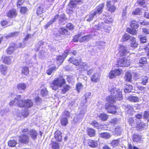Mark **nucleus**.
Returning a JSON list of instances; mask_svg holds the SVG:
<instances>
[{
    "label": "nucleus",
    "mask_w": 149,
    "mask_h": 149,
    "mask_svg": "<svg viewBox=\"0 0 149 149\" xmlns=\"http://www.w3.org/2000/svg\"><path fill=\"white\" fill-rule=\"evenodd\" d=\"M47 93V91L46 88H45L41 90L40 94L43 96H45Z\"/></svg>",
    "instance_id": "nucleus-61"
},
{
    "label": "nucleus",
    "mask_w": 149,
    "mask_h": 149,
    "mask_svg": "<svg viewBox=\"0 0 149 149\" xmlns=\"http://www.w3.org/2000/svg\"><path fill=\"white\" fill-rule=\"evenodd\" d=\"M137 2L140 6L143 8H146V3L144 0H138Z\"/></svg>",
    "instance_id": "nucleus-45"
},
{
    "label": "nucleus",
    "mask_w": 149,
    "mask_h": 149,
    "mask_svg": "<svg viewBox=\"0 0 149 149\" xmlns=\"http://www.w3.org/2000/svg\"><path fill=\"white\" fill-rule=\"evenodd\" d=\"M7 16L10 18H13L15 17L17 13L15 9H13L10 10L7 13Z\"/></svg>",
    "instance_id": "nucleus-13"
},
{
    "label": "nucleus",
    "mask_w": 149,
    "mask_h": 149,
    "mask_svg": "<svg viewBox=\"0 0 149 149\" xmlns=\"http://www.w3.org/2000/svg\"><path fill=\"white\" fill-rule=\"evenodd\" d=\"M104 3H102L100 4L99 6L96 7L95 11L93 12L96 16L97 15H99L102 13V10L104 8Z\"/></svg>",
    "instance_id": "nucleus-10"
},
{
    "label": "nucleus",
    "mask_w": 149,
    "mask_h": 149,
    "mask_svg": "<svg viewBox=\"0 0 149 149\" xmlns=\"http://www.w3.org/2000/svg\"><path fill=\"white\" fill-rule=\"evenodd\" d=\"M130 26L132 29H136L139 27V23L136 21L134 20L132 21Z\"/></svg>",
    "instance_id": "nucleus-25"
},
{
    "label": "nucleus",
    "mask_w": 149,
    "mask_h": 149,
    "mask_svg": "<svg viewBox=\"0 0 149 149\" xmlns=\"http://www.w3.org/2000/svg\"><path fill=\"white\" fill-rule=\"evenodd\" d=\"M91 92H87L83 96V99L84 100L83 102L84 104H85L87 102L88 100L91 99Z\"/></svg>",
    "instance_id": "nucleus-16"
},
{
    "label": "nucleus",
    "mask_w": 149,
    "mask_h": 149,
    "mask_svg": "<svg viewBox=\"0 0 149 149\" xmlns=\"http://www.w3.org/2000/svg\"><path fill=\"white\" fill-rule=\"evenodd\" d=\"M99 117L101 120L103 121L106 120L108 118L107 115L104 113L101 114L100 115Z\"/></svg>",
    "instance_id": "nucleus-51"
},
{
    "label": "nucleus",
    "mask_w": 149,
    "mask_h": 149,
    "mask_svg": "<svg viewBox=\"0 0 149 149\" xmlns=\"http://www.w3.org/2000/svg\"><path fill=\"white\" fill-rule=\"evenodd\" d=\"M58 32L61 35H64L67 34L68 30L64 28H61L58 30Z\"/></svg>",
    "instance_id": "nucleus-42"
},
{
    "label": "nucleus",
    "mask_w": 149,
    "mask_h": 149,
    "mask_svg": "<svg viewBox=\"0 0 149 149\" xmlns=\"http://www.w3.org/2000/svg\"><path fill=\"white\" fill-rule=\"evenodd\" d=\"M66 27L67 29L72 30L74 29V26L73 24L70 23H68L66 25Z\"/></svg>",
    "instance_id": "nucleus-63"
},
{
    "label": "nucleus",
    "mask_w": 149,
    "mask_h": 149,
    "mask_svg": "<svg viewBox=\"0 0 149 149\" xmlns=\"http://www.w3.org/2000/svg\"><path fill=\"white\" fill-rule=\"evenodd\" d=\"M107 99V101L111 104L114 103L115 100H118L115 98V95L114 96V95H113V96L109 97Z\"/></svg>",
    "instance_id": "nucleus-41"
},
{
    "label": "nucleus",
    "mask_w": 149,
    "mask_h": 149,
    "mask_svg": "<svg viewBox=\"0 0 149 149\" xmlns=\"http://www.w3.org/2000/svg\"><path fill=\"white\" fill-rule=\"evenodd\" d=\"M87 134L90 137H92L95 136V130L92 128H88L87 130Z\"/></svg>",
    "instance_id": "nucleus-23"
},
{
    "label": "nucleus",
    "mask_w": 149,
    "mask_h": 149,
    "mask_svg": "<svg viewBox=\"0 0 149 149\" xmlns=\"http://www.w3.org/2000/svg\"><path fill=\"white\" fill-rule=\"evenodd\" d=\"M15 46V45H13L10 46L7 49V53L8 54H12L15 49H16Z\"/></svg>",
    "instance_id": "nucleus-28"
},
{
    "label": "nucleus",
    "mask_w": 149,
    "mask_h": 149,
    "mask_svg": "<svg viewBox=\"0 0 149 149\" xmlns=\"http://www.w3.org/2000/svg\"><path fill=\"white\" fill-rule=\"evenodd\" d=\"M141 10L139 8L136 9L133 12L132 14L135 15H139L140 13Z\"/></svg>",
    "instance_id": "nucleus-64"
},
{
    "label": "nucleus",
    "mask_w": 149,
    "mask_h": 149,
    "mask_svg": "<svg viewBox=\"0 0 149 149\" xmlns=\"http://www.w3.org/2000/svg\"><path fill=\"white\" fill-rule=\"evenodd\" d=\"M119 140H114L112 141L111 143V146L113 147L117 146L119 144Z\"/></svg>",
    "instance_id": "nucleus-46"
},
{
    "label": "nucleus",
    "mask_w": 149,
    "mask_h": 149,
    "mask_svg": "<svg viewBox=\"0 0 149 149\" xmlns=\"http://www.w3.org/2000/svg\"><path fill=\"white\" fill-rule=\"evenodd\" d=\"M17 143V141L14 140H10L8 142V145L11 147L15 146Z\"/></svg>",
    "instance_id": "nucleus-47"
},
{
    "label": "nucleus",
    "mask_w": 149,
    "mask_h": 149,
    "mask_svg": "<svg viewBox=\"0 0 149 149\" xmlns=\"http://www.w3.org/2000/svg\"><path fill=\"white\" fill-rule=\"evenodd\" d=\"M88 144L91 147L95 148L98 146V142L95 140H89L88 142Z\"/></svg>",
    "instance_id": "nucleus-18"
},
{
    "label": "nucleus",
    "mask_w": 149,
    "mask_h": 149,
    "mask_svg": "<svg viewBox=\"0 0 149 149\" xmlns=\"http://www.w3.org/2000/svg\"><path fill=\"white\" fill-rule=\"evenodd\" d=\"M22 73L24 75H27L29 73L28 68L26 66L23 67L22 69Z\"/></svg>",
    "instance_id": "nucleus-36"
},
{
    "label": "nucleus",
    "mask_w": 149,
    "mask_h": 149,
    "mask_svg": "<svg viewBox=\"0 0 149 149\" xmlns=\"http://www.w3.org/2000/svg\"><path fill=\"white\" fill-rule=\"evenodd\" d=\"M1 69L2 73L4 74H5L7 69V68L5 66L2 65L1 67Z\"/></svg>",
    "instance_id": "nucleus-55"
},
{
    "label": "nucleus",
    "mask_w": 149,
    "mask_h": 149,
    "mask_svg": "<svg viewBox=\"0 0 149 149\" xmlns=\"http://www.w3.org/2000/svg\"><path fill=\"white\" fill-rule=\"evenodd\" d=\"M132 75L130 72H126L125 73V79L129 82L131 81Z\"/></svg>",
    "instance_id": "nucleus-40"
},
{
    "label": "nucleus",
    "mask_w": 149,
    "mask_h": 149,
    "mask_svg": "<svg viewBox=\"0 0 149 149\" xmlns=\"http://www.w3.org/2000/svg\"><path fill=\"white\" fill-rule=\"evenodd\" d=\"M28 111L26 110H23L22 111V116L24 117H26L29 115Z\"/></svg>",
    "instance_id": "nucleus-60"
},
{
    "label": "nucleus",
    "mask_w": 149,
    "mask_h": 149,
    "mask_svg": "<svg viewBox=\"0 0 149 149\" xmlns=\"http://www.w3.org/2000/svg\"><path fill=\"white\" fill-rule=\"evenodd\" d=\"M68 122V120L67 118L62 117L61 118V122L63 125L65 126L67 125Z\"/></svg>",
    "instance_id": "nucleus-43"
},
{
    "label": "nucleus",
    "mask_w": 149,
    "mask_h": 149,
    "mask_svg": "<svg viewBox=\"0 0 149 149\" xmlns=\"http://www.w3.org/2000/svg\"><path fill=\"white\" fill-rule=\"evenodd\" d=\"M128 100L130 101L135 102L139 101V98L137 97L131 95L128 97Z\"/></svg>",
    "instance_id": "nucleus-39"
},
{
    "label": "nucleus",
    "mask_w": 149,
    "mask_h": 149,
    "mask_svg": "<svg viewBox=\"0 0 149 149\" xmlns=\"http://www.w3.org/2000/svg\"><path fill=\"white\" fill-rule=\"evenodd\" d=\"M82 0H71L68 3L67 9L72 12L73 11V9L75 8L77 6L78 3L82 2Z\"/></svg>",
    "instance_id": "nucleus-5"
},
{
    "label": "nucleus",
    "mask_w": 149,
    "mask_h": 149,
    "mask_svg": "<svg viewBox=\"0 0 149 149\" xmlns=\"http://www.w3.org/2000/svg\"><path fill=\"white\" fill-rule=\"evenodd\" d=\"M66 20V18L65 17V14L62 13L61 14L60 16L59 20L60 22H61V24L63 23L64 21H65Z\"/></svg>",
    "instance_id": "nucleus-53"
},
{
    "label": "nucleus",
    "mask_w": 149,
    "mask_h": 149,
    "mask_svg": "<svg viewBox=\"0 0 149 149\" xmlns=\"http://www.w3.org/2000/svg\"><path fill=\"white\" fill-rule=\"evenodd\" d=\"M91 81L95 82H97L99 80V74L95 73L91 77Z\"/></svg>",
    "instance_id": "nucleus-24"
},
{
    "label": "nucleus",
    "mask_w": 149,
    "mask_h": 149,
    "mask_svg": "<svg viewBox=\"0 0 149 149\" xmlns=\"http://www.w3.org/2000/svg\"><path fill=\"white\" fill-rule=\"evenodd\" d=\"M121 129L120 127H118L115 129V132L117 135H120L121 132Z\"/></svg>",
    "instance_id": "nucleus-56"
},
{
    "label": "nucleus",
    "mask_w": 149,
    "mask_h": 149,
    "mask_svg": "<svg viewBox=\"0 0 149 149\" xmlns=\"http://www.w3.org/2000/svg\"><path fill=\"white\" fill-rule=\"evenodd\" d=\"M19 34V32L15 31L8 34L6 36V38H9L12 37H16L18 36Z\"/></svg>",
    "instance_id": "nucleus-32"
},
{
    "label": "nucleus",
    "mask_w": 149,
    "mask_h": 149,
    "mask_svg": "<svg viewBox=\"0 0 149 149\" xmlns=\"http://www.w3.org/2000/svg\"><path fill=\"white\" fill-rule=\"evenodd\" d=\"M129 53L127 48L123 45H120L119 47V54L121 56H125Z\"/></svg>",
    "instance_id": "nucleus-8"
},
{
    "label": "nucleus",
    "mask_w": 149,
    "mask_h": 149,
    "mask_svg": "<svg viewBox=\"0 0 149 149\" xmlns=\"http://www.w3.org/2000/svg\"><path fill=\"white\" fill-rule=\"evenodd\" d=\"M68 61L70 63L76 65H78L80 63V60L78 61L73 57L70 58Z\"/></svg>",
    "instance_id": "nucleus-21"
},
{
    "label": "nucleus",
    "mask_w": 149,
    "mask_h": 149,
    "mask_svg": "<svg viewBox=\"0 0 149 149\" xmlns=\"http://www.w3.org/2000/svg\"><path fill=\"white\" fill-rule=\"evenodd\" d=\"M141 136L136 134H134L133 137V140L134 141L139 142L141 140Z\"/></svg>",
    "instance_id": "nucleus-37"
},
{
    "label": "nucleus",
    "mask_w": 149,
    "mask_h": 149,
    "mask_svg": "<svg viewBox=\"0 0 149 149\" xmlns=\"http://www.w3.org/2000/svg\"><path fill=\"white\" fill-rule=\"evenodd\" d=\"M135 29H131L130 28H127V31L130 34L134 35L136 33V31Z\"/></svg>",
    "instance_id": "nucleus-48"
},
{
    "label": "nucleus",
    "mask_w": 149,
    "mask_h": 149,
    "mask_svg": "<svg viewBox=\"0 0 149 149\" xmlns=\"http://www.w3.org/2000/svg\"><path fill=\"white\" fill-rule=\"evenodd\" d=\"M45 10L43 8L42 6H40L37 9L36 13L38 16H41L42 14L44 13Z\"/></svg>",
    "instance_id": "nucleus-20"
},
{
    "label": "nucleus",
    "mask_w": 149,
    "mask_h": 149,
    "mask_svg": "<svg viewBox=\"0 0 149 149\" xmlns=\"http://www.w3.org/2000/svg\"><path fill=\"white\" fill-rule=\"evenodd\" d=\"M121 72L120 69H115L110 71L109 74V77L111 79L121 74Z\"/></svg>",
    "instance_id": "nucleus-9"
},
{
    "label": "nucleus",
    "mask_w": 149,
    "mask_h": 149,
    "mask_svg": "<svg viewBox=\"0 0 149 149\" xmlns=\"http://www.w3.org/2000/svg\"><path fill=\"white\" fill-rule=\"evenodd\" d=\"M96 15L93 12L91 14L87 15L86 18H87L86 20L88 22H90L91 21L93 17Z\"/></svg>",
    "instance_id": "nucleus-38"
},
{
    "label": "nucleus",
    "mask_w": 149,
    "mask_h": 149,
    "mask_svg": "<svg viewBox=\"0 0 149 149\" xmlns=\"http://www.w3.org/2000/svg\"><path fill=\"white\" fill-rule=\"evenodd\" d=\"M125 110L127 114L131 115L134 114V111L133 108L130 105H127L125 107Z\"/></svg>",
    "instance_id": "nucleus-14"
},
{
    "label": "nucleus",
    "mask_w": 149,
    "mask_h": 149,
    "mask_svg": "<svg viewBox=\"0 0 149 149\" xmlns=\"http://www.w3.org/2000/svg\"><path fill=\"white\" fill-rule=\"evenodd\" d=\"M148 78L147 77H144L141 80V83L144 85H146L148 81Z\"/></svg>",
    "instance_id": "nucleus-58"
},
{
    "label": "nucleus",
    "mask_w": 149,
    "mask_h": 149,
    "mask_svg": "<svg viewBox=\"0 0 149 149\" xmlns=\"http://www.w3.org/2000/svg\"><path fill=\"white\" fill-rule=\"evenodd\" d=\"M132 38V37L128 34H125L123 36L121 39V40L123 42L129 39L130 40V39H131Z\"/></svg>",
    "instance_id": "nucleus-44"
},
{
    "label": "nucleus",
    "mask_w": 149,
    "mask_h": 149,
    "mask_svg": "<svg viewBox=\"0 0 149 149\" xmlns=\"http://www.w3.org/2000/svg\"><path fill=\"white\" fill-rule=\"evenodd\" d=\"M76 87L77 90L78 92L79 93L83 88V86L81 83H78L77 84Z\"/></svg>",
    "instance_id": "nucleus-49"
},
{
    "label": "nucleus",
    "mask_w": 149,
    "mask_h": 149,
    "mask_svg": "<svg viewBox=\"0 0 149 149\" xmlns=\"http://www.w3.org/2000/svg\"><path fill=\"white\" fill-rule=\"evenodd\" d=\"M105 17H106L104 19V21L105 23L107 24H109L112 22L113 21L112 19L109 16H106L105 15Z\"/></svg>",
    "instance_id": "nucleus-50"
},
{
    "label": "nucleus",
    "mask_w": 149,
    "mask_h": 149,
    "mask_svg": "<svg viewBox=\"0 0 149 149\" xmlns=\"http://www.w3.org/2000/svg\"><path fill=\"white\" fill-rule=\"evenodd\" d=\"M147 62V59L146 58L142 57L139 61V63L141 64H146Z\"/></svg>",
    "instance_id": "nucleus-54"
},
{
    "label": "nucleus",
    "mask_w": 149,
    "mask_h": 149,
    "mask_svg": "<svg viewBox=\"0 0 149 149\" xmlns=\"http://www.w3.org/2000/svg\"><path fill=\"white\" fill-rule=\"evenodd\" d=\"M114 5V4L113 3H112L111 1H107L106 6L109 11L111 12H114L115 11L116 8Z\"/></svg>",
    "instance_id": "nucleus-12"
},
{
    "label": "nucleus",
    "mask_w": 149,
    "mask_h": 149,
    "mask_svg": "<svg viewBox=\"0 0 149 149\" xmlns=\"http://www.w3.org/2000/svg\"><path fill=\"white\" fill-rule=\"evenodd\" d=\"M10 59L9 57H5L3 60V62L6 64H9L10 63Z\"/></svg>",
    "instance_id": "nucleus-57"
},
{
    "label": "nucleus",
    "mask_w": 149,
    "mask_h": 149,
    "mask_svg": "<svg viewBox=\"0 0 149 149\" xmlns=\"http://www.w3.org/2000/svg\"><path fill=\"white\" fill-rule=\"evenodd\" d=\"M54 137L56 140L58 141H61L62 139V133L60 131L57 130L54 133Z\"/></svg>",
    "instance_id": "nucleus-15"
},
{
    "label": "nucleus",
    "mask_w": 149,
    "mask_h": 149,
    "mask_svg": "<svg viewBox=\"0 0 149 149\" xmlns=\"http://www.w3.org/2000/svg\"><path fill=\"white\" fill-rule=\"evenodd\" d=\"M30 135L31 137L33 139H36L37 138V136L38 135L37 132L34 130H31L29 132Z\"/></svg>",
    "instance_id": "nucleus-22"
},
{
    "label": "nucleus",
    "mask_w": 149,
    "mask_h": 149,
    "mask_svg": "<svg viewBox=\"0 0 149 149\" xmlns=\"http://www.w3.org/2000/svg\"><path fill=\"white\" fill-rule=\"evenodd\" d=\"M132 86L131 85H126L125 88H124V92L125 93L130 92L132 90Z\"/></svg>",
    "instance_id": "nucleus-33"
},
{
    "label": "nucleus",
    "mask_w": 149,
    "mask_h": 149,
    "mask_svg": "<svg viewBox=\"0 0 149 149\" xmlns=\"http://www.w3.org/2000/svg\"><path fill=\"white\" fill-rule=\"evenodd\" d=\"M65 81L62 77L55 79L53 82L50 84L51 87L52 89L56 90L59 87H61L62 93L65 94L70 88V86L65 84Z\"/></svg>",
    "instance_id": "nucleus-1"
},
{
    "label": "nucleus",
    "mask_w": 149,
    "mask_h": 149,
    "mask_svg": "<svg viewBox=\"0 0 149 149\" xmlns=\"http://www.w3.org/2000/svg\"><path fill=\"white\" fill-rule=\"evenodd\" d=\"M92 38V36L91 35H88L82 37L79 39V41L81 42L88 41Z\"/></svg>",
    "instance_id": "nucleus-19"
},
{
    "label": "nucleus",
    "mask_w": 149,
    "mask_h": 149,
    "mask_svg": "<svg viewBox=\"0 0 149 149\" xmlns=\"http://www.w3.org/2000/svg\"><path fill=\"white\" fill-rule=\"evenodd\" d=\"M137 120L136 119L132 118H130L128 119V122L130 125L132 127H136L137 124Z\"/></svg>",
    "instance_id": "nucleus-17"
},
{
    "label": "nucleus",
    "mask_w": 149,
    "mask_h": 149,
    "mask_svg": "<svg viewBox=\"0 0 149 149\" xmlns=\"http://www.w3.org/2000/svg\"><path fill=\"white\" fill-rule=\"evenodd\" d=\"M33 103L31 100L29 99L25 100L24 107H30L33 106Z\"/></svg>",
    "instance_id": "nucleus-27"
},
{
    "label": "nucleus",
    "mask_w": 149,
    "mask_h": 149,
    "mask_svg": "<svg viewBox=\"0 0 149 149\" xmlns=\"http://www.w3.org/2000/svg\"><path fill=\"white\" fill-rule=\"evenodd\" d=\"M145 127V124L141 122L139 124L137 123L136 127L138 130L141 131Z\"/></svg>",
    "instance_id": "nucleus-30"
},
{
    "label": "nucleus",
    "mask_w": 149,
    "mask_h": 149,
    "mask_svg": "<svg viewBox=\"0 0 149 149\" xmlns=\"http://www.w3.org/2000/svg\"><path fill=\"white\" fill-rule=\"evenodd\" d=\"M105 109L108 113L112 114L116 113V108L115 106H112L106 103L105 105Z\"/></svg>",
    "instance_id": "nucleus-7"
},
{
    "label": "nucleus",
    "mask_w": 149,
    "mask_h": 149,
    "mask_svg": "<svg viewBox=\"0 0 149 149\" xmlns=\"http://www.w3.org/2000/svg\"><path fill=\"white\" fill-rule=\"evenodd\" d=\"M99 136L105 139H109L110 138L111 135L108 132L101 133L99 134Z\"/></svg>",
    "instance_id": "nucleus-29"
},
{
    "label": "nucleus",
    "mask_w": 149,
    "mask_h": 149,
    "mask_svg": "<svg viewBox=\"0 0 149 149\" xmlns=\"http://www.w3.org/2000/svg\"><path fill=\"white\" fill-rule=\"evenodd\" d=\"M26 87V85L24 83L19 84L17 86L18 89L19 90H25Z\"/></svg>",
    "instance_id": "nucleus-35"
},
{
    "label": "nucleus",
    "mask_w": 149,
    "mask_h": 149,
    "mask_svg": "<svg viewBox=\"0 0 149 149\" xmlns=\"http://www.w3.org/2000/svg\"><path fill=\"white\" fill-rule=\"evenodd\" d=\"M104 24L103 22L99 23L98 24L95 25L94 29L95 30H100L103 28Z\"/></svg>",
    "instance_id": "nucleus-31"
},
{
    "label": "nucleus",
    "mask_w": 149,
    "mask_h": 149,
    "mask_svg": "<svg viewBox=\"0 0 149 149\" xmlns=\"http://www.w3.org/2000/svg\"><path fill=\"white\" fill-rule=\"evenodd\" d=\"M130 64V60L126 58H120L118 61L116 65L122 67H128Z\"/></svg>",
    "instance_id": "nucleus-4"
},
{
    "label": "nucleus",
    "mask_w": 149,
    "mask_h": 149,
    "mask_svg": "<svg viewBox=\"0 0 149 149\" xmlns=\"http://www.w3.org/2000/svg\"><path fill=\"white\" fill-rule=\"evenodd\" d=\"M130 40L131 41L130 43L131 46L134 48L136 47L138 45V44L136 41L135 38L134 37H132L130 39Z\"/></svg>",
    "instance_id": "nucleus-26"
},
{
    "label": "nucleus",
    "mask_w": 149,
    "mask_h": 149,
    "mask_svg": "<svg viewBox=\"0 0 149 149\" xmlns=\"http://www.w3.org/2000/svg\"><path fill=\"white\" fill-rule=\"evenodd\" d=\"M25 101L21 99L20 95H17L15 98V104L20 107H24L25 104Z\"/></svg>",
    "instance_id": "nucleus-6"
},
{
    "label": "nucleus",
    "mask_w": 149,
    "mask_h": 149,
    "mask_svg": "<svg viewBox=\"0 0 149 149\" xmlns=\"http://www.w3.org/2000/svg\"><path fill=\"white\" fill-rule=\"evenodd\" d=\"M28 10L27 8L26 7H22L20 8V12L21 13H25Z\"/></svg>",
    "instance_id": "nucleus-62"
},
{
    "label": "nucleus",
    "mask_w": 149,
    "mask_h": 149,
    "mask_svg": "<svg viewBox=\"0 0 149 149\" xmlns=\"http://www.w3.org/2000/svg\"><path fill=\"white\" fill-rule=\"evenodd\" d=\"M115 86L116 85L114 83H110L108 85V90L111 94L116 93L115 98L120 100L122 99V90L119 88L116 90Z\"/></svg>",
    "instance_id": "nucleus-2"
},
{
    "label": "nucleus",
    "mask_w": 149,
    "mask_h": 149,
    "mask_svg": "<svg viewBox=\"0 0 149 149\" xmlns=\"http://www.w3.org/2000/svg\"><path fill=\"white\" fill-rule=\"evenodd\" d=\"M56 69V66H54L52 67L49 68L46 72V73L48 75L51 74Z\"/></svg>",
    "instance_id": "nucleus-34"
},
{
    "label": "nucleus",
    "mask_w": 149,
    "mask_h": 149,
    "mask_svg": "<svg viewBox=\"0 0 149 149\" xmlns=\"http://www.w3.org/2000/svg\"><path fill=\"white\" fill-rule=\"evenodd\" d=\"M19 141L21 143H27L29 142V139L27 135L23 134L20 136Z\"/></svg>",
    "instance_id": "nucleus-11"
},
{
    "label": "nucleus",
    "mask_w": 149,
    "mask_h": 149,
    "mask_svg": "<svg viewBox=\"0 0 149 149\" xmlns=\"http://www.w3.org/2000/svg\"><path fill=\"white\" fill-rule=\"evenodd\" d=\"M52 145V148L53 149H59V144L58 143L54 142Z\"/></svg>",
    "instance_id": "nucleus-52"
},
{
    "label": "nucleus",
    "mask_w": 149,
    "mask_h": 149,
    "mask_svg": "<svg viewBox=\"0 0 149 149\" xmlns=\"http://www.w3.org/2000/svg\"><path fill=\"white\" fill-rule=\"evenodd\" d=\"M68 52L72 53L74 55H75L77 53L76 51L75 50H73L70 52H69L68 50H66L65 53L62 56L60 55L57 57L56 58V63L58 65H60L62 64L65 58L68 55Z\"/></svg>",
    "instance_id": "nucleus-3"
},
{
    "label": "nucleus",
    "mask_w": 149,
    "mask_h": 149,
    "mask_svg": "<svg viewBox=\"0 0 149 149\" xmlns=\"http://www.w3.org/2000/svg\"><path fill=\"white\" fill-rule=\"evenodd\" d=\"M91 124L94 127L97 128H98V127L100 126V124L98 123L95 121L91 122Z\"/></svg>",
    "instance_id": "nucleus-59"
}]
</instances>
